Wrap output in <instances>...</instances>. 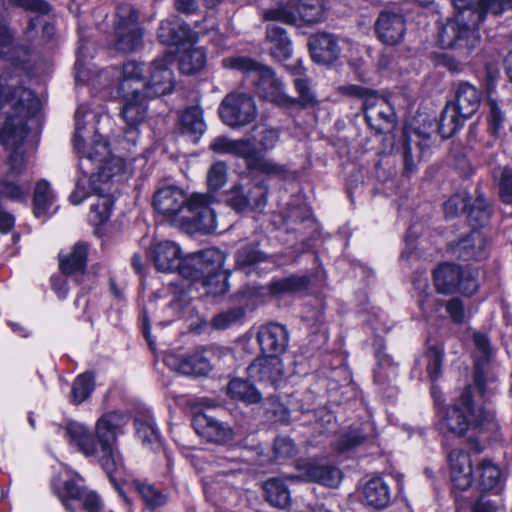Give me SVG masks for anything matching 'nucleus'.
Masks as SVG:
<instances>
[{"label": "nucleus", "instance_id": "nucleus-4", "mask_svg": "<svg viewBox=\"0 0 512 512\" xmlns=\"http://www.w3.org/2000/svg\"><path fill=\"white\" fill-rule=\"evenodd\" d=\"M473 397V388L467 387L456 403L439 410V428L443 433L463 436L470 428H496L494 413L485 410L482 405L476 406Z\"/></svg>", "mask_w": 512, "mask_h": 512}, {"label": "nucleus", "instance_id": "nucleus-63", "mask_svg": "<svg viewBox=\"0 0 512 512\" xmlns=\"http://www.w3.org/2000/svg\"><path fill=\"white\" fill-rule=\"evenodd\" d=\"M264 19L267 21H278L285 24H294L296 16L286 8H275L264 12Z\"/></svg>", "mask_w": 512, "mask_h": 512}, {"label": "nucleus", "instance_id": "nucleus-6", "mask_svg": "<svg viewBox=\"0 0 512 512\" xmlns=\"http://www.w3.org/2000/svg\"><path fill=\"white\" fill-rule=\"evenodd\" d=\"M225 261L224 254L209 248L185 257L181 266V276L193 281H201L211 295L223 294L227 291L225 276L221 273Z\"/></svg>", "mask_w": 512, "mask_h": 512}, {"label": "nucleus", "instance_id": "nucleus-60", "mask_svg": "<svg viewBox=\"0 0 512 512\" xmlns=\"http://www.w3.org/2000/svg\"><path fill=\"white\" fill-rule=\"evenodd\" d=\"M470 198L457 194L452 196L444 205L445 214L447 217H454L460 212H466Z\"/></svg>", "mask_w": 512, "mask_h": 512}, {"label": "nucleus", "instance_id": "nucleus-2", "mask_svg": "<svg viewBox=\"0 0 512 512\" xmlns=\"http://www.w3.org/2000/svg\"><path fill=\"white\" fill-rule=\"evenodd\" d=\"M127 414L113 411L102 415L95 424V436L89 429L78 422H69L65 428L66 436L80 452L87 457H95L115 482L113 474L122 468V461L117 451V437L127 425Z\"/></svg>", "mask_w": 512, "mask_h": 512}, {"label": "nucleus", "instance_id": "nucleus-36", "mask_svg": "<svg viewBox=\"0 0 512 512\" xmlns=\"http://www.w3.org/2000/svg\"><path fill=\"white\" fill-rule=\"evenodd\" d=\"M28 54L26 47L14 44L13 35L0 17V57L12 63L24 62Z\"/></svg>", "mask_w": 512, "mask_h": 512}, {"label": "nucleus", "instance_id": "nucleus-40", "mask_svg": "<svg viewBox=\"0 0 512 512\" xmlns=\"http://www.w3.org/2000/svg\"><path fill=\"white\" fill-rule=\"evenodd\" d=\"M251 142L255 150L261 155L273 150L279 142L280 132L278 129L265 125H257L252 130Z\"/></svg>", "mask_w": 512, "mask_h": 512}, {"label": "nucleus", "instance_id": "nucleus-45", "mask_svg": "<svg viewBox=\"0 0 512 512\" xmlns=\"http://www.w3.org/2000/svg\"><path fill=\"white\" fill-rule=\"evenodd\" d=\"M117 40L114 47L117 51L131 53L142 46V30L138 28H129L127 30H115Z\"/></svg>", "mask_w": 512, "mask_h": 512}, {"label": "nucleus", "instance_id": "nucleus-17", "mask_svg": "<svg viewBox=\"0 0 512 512\" xmlns=\"http://www.w3.org/2000/svg\"><path fill=\"white\" fill-rule=\"evenodd\" d=\"M189 214L184 216L181 226L187 225L205 233L217 229L214 210L208 204V198L203 194H191Z\"/></svg>", "mask_w": 512, "mask_h": 512}, {"label": "nucleus", "instance_id": "nucleus-61", "mask_svg": "<svg viewBox=\"0 0 512 512\" xmlns=\"http://www.w3.org/2000/svg\"><path fill=\"white\" fill-rule=\"evenodd\" d=\"M265 410L277 421H284L287 418V408L276 397H269L264 403Z\"/></svg>", "mask_w": 512, "mask_h": 512}, {"label": "nucleus", "instance_id": "nucleus-39", "mask_svg": "<svg viewBox=\"0 0 512 512\" xmlns=\"http://www.w3.org/2000/svg\"><path fill=\"white\" fill-rule=\"evenodd\" d=\"M365 119L377 133H383L393 127L395 114L388 101H381L380 106L369 111Z\"/></svg>", "mask_w": 512, "mask_h": 512}, {"label": "nucleus", "instance_id": "nucleus-25", "mask_svg": "<svg viewBox=\"0 0 512 512\" xmlns=\"http://www.w3.org/2000/svg\"><path fill=\"white\" fill-rule=\"evenodd\" d=\"M487 241L479 230H473L453 247V253L463 260L482 259L487 256Z\"/></svg>", "mask_w": 512, "mask_h": 512}, {"label": "nucleus", "instance_id": "nucleus-11", "mask_svg": "<svg viewBox=\"0 0 512 512\" xmlns=\"http://www.w3.org/2000/svg\"><path fill=\"white\" fill-rule=\"evenodd\" d=\"M219 115L228 126H245L256 118L257 106L254 98L249 94L230 93L222 100Z\"/></svg>", "mask_w": 512, "mask_h": 512}, {"label": "nucleus", "instance_id": "nucleus-28", "mask_svg": "<svg viewBox=\"0 0 512 512\" xmlns=\"http://www.w3.org/2000/svg\"><path fill=\"white\" fill-rule=\"evenodd\" d=\"M474 482L483 491L498 493L503 484L499 467L489 459H483L477 465Z\"/></svg>", "mask_w": 512, "mask_h": 512}, {"label": "nucleus", "instance_id": "nucleus-20", "mask_svg": "<svg viewBox=\"0 0 512 512\" xmlns=\"http://www.w3.org/2000/svg\"><path fill=\"white\" fill-rule=\"evenodd\" d=\"M151 258L156 269L160 272L170 273L178 271L181 275V266L185 257H182L180 247L172 241H162L153 245Z\"/></svg>", "mask_w": 512, "mask_h": 512}, {"label": "nucleus", "instance_id": "nucleus-19", "mask_svg": "<svg viewBox=\"0 0 512 512\" xmlns=\"http://www.w3.org/2000/svg\"><path fill=\"white\" fill-rule=\"evenodd\" d=\"M257 341L265 356L279 357L288 346V332L283 325L270 323L260 327Z\"/></svg>", "mask_w": 512, "mask_h": 512}, {"label": "nucleus", "instance_id": "nucleus-5", "mask_svg": "<svg viewBox=\"0 0 512 512\" xmlns=\"http://www.w3.org/2000/svg\"><path fill=\"white\" fill-rule=\"evenodd\" d=\"M222 66L253 75L256 94L259 98L279 107H290L295 99L285 92L284 84L272 68L244 56L222 59Z\"/></svg>", "mask_w": 512, "mask_h": 512}, {"label": "nucleus", "instance_id": "nucleus-24", "mask_svg": "<svg viewBox=\"0 0 512 512\" xmlns=\"http://www.w3.org/2000/svg\"><path fill=\"white\" fill-rule=\"evenodd\" d=\"M309 48L313 61L320 64H329L339 56V46L336 38L331 34L321 33L309 38Z\"/></svg>", "mask_w": 512, "mask_h": 512}, {"label": "nucleus", "instance_id": "nucleus-10", "mask_svg": "<svg viewBox=\"0 0 512 512\" xmlns=\"http://www.w3.org/2000/svg\"><path fill=\"white\" fill-rule=\"evenodd\" d=\"M435 288L439 293L452 294L457 291L472 295L478 283L471 272L463 271L458 265L444 263L433 273Z\"/></svg>", "mask_w": 512, "mask_h": 512}, {"label": "nucleus", "instance_id": "nucleus-57", "mask_svg": "<svg viewBox=\"0 0 512 512\" xmlns=\"http://www.w3.org/2000/svg\"><path fill=\"white\" fill-rule=\"evenodd\" d=\"M487 105L489 106V129L492 134L496 135L503 127L505 115L499 102L492 97L491 92H489Z\"/></svg>", "mask_w": 512, "mask_h": 512}, {"label": "nucleus", "instance_id": "nucleus-29", "mask_svg": "<svg viewBox=\"0 0 512 512\" xmlns=\"http://www.w3.org/2000/svg\"><path fill=\"white\" fill-rule=\"evenodd\" d=\"M266 39L269 43L271 56L283 61L288 59L292 54V42L286 31L275 23H271L266 29Z\"/></svg>", "mask_w": 512, "mask_h": 512}, {"label": "nucleus", "instance_id": "nucleus-64", "mask_svg": "<svg viewBox=\"0 0 512 512\" xmlns=\"http://www.w3.org/2000/svg\"><path fill=\"white\" fill-rule=\"evenodd\" d=\"M296 449L293 441L286 437H278L274 441V453L277 458L291 457Z\"/></svg>", "mask_w": 512, "mask_h": 512}, {"label": "nucleus", "instance_id": "nucleus-31", "mask_svg": "<svg viewBox=\"0 0 512 512\" xmlns=\"http://www.w3.org/2000/svg\"><path fill=\"white\" fill-rule=\"evenodd\" d=\"M475 390L484 402L499 392V375L495 367L474 369Z\"/></svg>", "mask_w": 512, "mask_h": 512}, {"label": "nucleus", "instance_id": "nucleus-23", "mask_svg": "<svg viewBox=\"0 0 512 512\" xmlns=\"http://www.w3.org/2000/svg\"><path fill=\"white\" fill-rule=\"evenodd\" d=\"M301 469L304 480L326 487L336 488L342 480V472L337 467L322 462H307Z\"/></svg>", "mask_w": 512, "mask_h": 512}, {"label": "nucleus", "instance_id": "nucleus-32", "mask_svg": "<svg viewBox=\"0 0 512 512\" xmlns=\"http://www.w3.org/2000/svg\"><path fill=\"white\" fill-rule=\"evenodd\" d=\"M55 195L46 180L36 183L33 196V212L37 218L46 219L55 212Z\"/></svg>", "mask_w": 512, "mask_h": 512}, {"label": "nucleus", "instance_id": "nucleus-16", "mask_svg": "<svg viewBox=\"0 0 512 512\" xmlns=\"http://www.w3.org/2000/svg\"><path fill=\"white\" fill-rule=\"evenodd\" d=\"M377 38L385 45L400 44L406 33V21L402 14L385 10L381 11L374 24Z\"/></svg>", "mask_w": 512, "mask_h": 512}, {"label": "nucleus", "instance_id": "nucleus-44", "mask_svg": "<svg viewBox=\"0 0 512 512\" xmlns=\"http://www.w3.org/2000/svg\"><path fill=\"white\" fill-rule=\"evenodd\" d=\"M55 493L68 512H76L78 509V501L82 499L85 491L73 480L64 482L62 488L54 486Z\"/></svg>", "mask_w": 512, "mask_h": 512}, {"label": "nucleus", "instance_id": "nucleus-53", "mask_svg": "<svg viewBox=\"0 0 512 512\" xmlns=\"http://www.w3.org/2000/svg\"><path fill=\"white\" fill-rule=\"evenodd\" d=\"M245 316L243 307H234L215 315L211 320V326L217 330H224L240 322Z\"/></svg>", "mask_w": 512, "mask_h": 512}, {"label": "nucleus", "instance_id": "nucleus-51", "mask_svg": "<svg viewBox=\"0 0 512 512\" xmlns=\"http://www.w3.org/2000/svg\"><path fill=\"white\" fill-rule=\"evenodd\" d=\"M297 11L304 22L308 24L318 23L324 18L323 0H299Z\"/></svg>", "mask_w": 512, "mask_h": 512}, {"label": "nucleus", "instance_id": "nucleus-3", "mask_svg": "<svg viewBox=\"0 0 512 512\" xmlns=\"http://www.w3.org/2000/svg\"><path fill=\"white\" fill-rule=\"evenodd\" d=\"M477 11H466L456 19H447L439 25L437 42L443 49L454 50L459 58L466 60L480 44L479 25L486 14H502L512 10V0H478Z\"/></svg>", "mask_w": 512, "mask_h": 512}, {"label": "nucleus", "instance_id": "nucleus-37", "mask_svg": "<svg viewBox=\"0 0 512 512\" xmlns=\"http://www.w3.org/2000/svg\"><path fill=\"white\" fill-rule=\"evenodd\" d=\"M181 131L195 142L204 134L206 123L200 107L192 106L183 112L181 116Z\"/></svg>", "mask_w": 512, "mask_h": 512}, {"label": "nucleus", "instance_id": "nucleus-54", "mask_svg": "<svg viewBox=\"0 0 512 512\" xmlns=\"http://www.w3.org/2000/svg\"><path fill=\"white\" fill-rule=\"evenodd\" d=\"M135 487L147 508L154 510L166 504V496L156 490L154 486L137 481L135 482Z\"/></svg>", "mask_w": 512, "mask_h": 512}, {"label": "nucleus", "instance_id": "nucleus-47", "mask_svg": "<svg viewBox=\"0 0 512 512\" xmlns=\"http://www.w3.org/2000/svg\"><path fill=\"white\" fill-rule=\"evenodd\" d=\"M465 120L467 119L460 116L458 111L447 104L440 118L439 133L443 138L452 137L463 126Z\"/></svg>", "mask_w": 512, "mask_h": 512}, {"label": "nucleus", "instance_id": "nucleus-59", "mask_svg": "<svg viewBox=\"0 0 512 512\" xmlns=\"http://www.w3.org/2000/svg\"><path fill=\"white\" fill-rule=\"evenodd\" d=\"M265 260V255L256 247H243L236 254V262L241 267L255 265Z\"/></svg>", "mask_w": 512, "mask_h": 512}, {"label": "nucleus", "instance_id": "nucleus-62", "mask_svg": "<svg viewBox=\"0 0 512 512\" xmlns=\"http://www.w3.org/2000/svg\"><path fill=\"white\" fill-rule=\"evenodd\" d=\"M294 86L303 104H312L315 102V95L306 77L294 78Z\"/></svg>", "mask_w": 512, "mask_h": 512}, {"label": "nucleus", "instance_id": "nucleus-33", "mask_svg": "<svg viewBox=\"0 0 512 512\" xmlns=\"http://www.w3.org/2000/svg\"><path fill=\"white\" fill-rule=\"evenodd\" d=\"M206 60L207 54L203 47L184 45L180 50L179 69L184 74H193L204 68Z\"/></svg>", "mask_w": 512, "mask_h": 512}, {"label": "nucleus", "instance_id": "nucleus-8", "mask_svg": "<svg viewBox=\"0 0 512 512\" xmlns=\"http://www.w3.org/2000/svg\"><path fill=\"white\" fill-rule=\"evenodd\" d=\"M175 60L173 52H166L163 56L152 61L147 69L141 94L145 98H156L172 92L174 88V75L171 65Z\"/></svg>", "mask_w": 512, "mask_h": 512}, {"label": "nucleus", "instance_id": "nucleus-43", "mask_svg": "<svg viewBox=\"0 0 512 512\" xmlns=\"http://www.w3.org/2000/svg\"><path fill=\"white\" fill-rule=\"evenodd\" d=\"M443 355V347L440 344L431 343L426 353L418 360L420 366H425L431 380H435L441 374Z\"/></svg>", "mask_w": 512, "mask_h": 512}, {"label": "nucleus", "instance_id": "nucleus-22", "mask_svg": "<svg viewBox=\"0 0 512 512\" xmlns=\"http://www.w3.org/2000/svg\"><path fill=\"white\" fill-rule=\"evenodd\" d=\"M192 424L197 434L210 442L225 443L233 438L234 433L229 425L207 414H196Z\"/></svg>", "mask_w": 512, "mask_h": 512}, {"label": "nucleus", "instance_id": "nucleus-35", "mask_svg": "<svg viewBox=\"0 0 512 512\" xmlns=\"http://www.w3.org/2000/svg\"><path fill=\"white\" fill-rule=\"evenodd\" d=\"M474 369L491 368L495 357V349L492 347L486 334L476 332L473 334Z\"/></svg>", "mask_w": 512, "mask_h": 512}, {"label": "nucleus", "instance_id": "nucleus-34", "mask_svg": "<svg viewBox=\"0 0 512 512\" xmlns=\"http://www.w3.org/2000/svg\"><path fill=\"white\" fill-rule=\"evenodd\" d=\"M89 251V244L77 242L66 254H60V268L65 274H73L84 270Z\"/></svg>", "mask_w": 512, "mask_h": 512}, {"label": "nucleus", "instance_id": "nucleus-38", "mask_svg": "<svg viewBox=\"0 0 512 512\" xmlns=\"http://www.w3.org/2000/svg\"><path fill=\"white\" fill-rule=\"evenodd\" d=\"M145 75L142 66L135 61L126 62L119 73L118 93L131 92L142 88Z\"/></svg>", "mask_w": 512, "mask_h": 512}, {"label": "nucleus", "instance_id": "nucleus-55", "mask_svg": "<svg viewBox=\"0 0 512 512\" xmlns=\"http://www.w3.org/2000/svg\"><path fill=\"white\" fill-rule=\"evenodd\" d=\"M115 17V30L138 28V12L130 4L118 5Z\"/></svg>", "mask_w": 512, "mask_h": 512}, {"label": "nucleus", "instance_id": "nucleus-9", "mask_svg": "<svg viewBox=\"0 0 512 512\" xmlns=\"http://www.w3.org/2000/svg\"><path fill=\"white\" fill-rule=\"evenodd\" d=\"M190 202L191 195L176 186L159 188L153 197V206L157 213L177 225H181L184 216L190 213Z\"/></svg>", "mask_w": 512, "mask_h": 512}, {"label": "nucleus", "instance_id": "nucleus-50", "mask_svg": "<svg viewBox=\"0 0 512 512\" xmlns=\"http://www.w3.org/2000/svg\"><path fill=\"white\" fill-rule=\"evenodd\" d=\"M94 389V377L91 373L85 372L76 377L72 384L70 401L73 404H81L92 393Z\"/></svg>", "mask_w": 512, "mask_h": 512}, {"label": "nucleus", "instance_id": "nucleus-49", "mask_svg": "<svg viewBox=\"0 0 512 512\" xmlns=\"http://www.w3.org/2000/svg\"><path fill=\"white\" fill-rule=\"evenodd\" d=\"M229 394L247 403H257L261 399L259 391L248 381L233 379L228 385Z\"/></svg>", "mask_w": 512, "mask_h": 512}, {"label": "nucleus", "instance_id": "nucleus-52", "mask_svg": "<svg viewBox=\"0 0 512 512\" xmlns=\"http://www.w3.org/2000/svg\"><path fill=\"white\" fill-rule=\"evenodd\" d=\"M135 426L137 435L144 445H150L152 449L160 446V436L153 419H137Z\"/></svg>", "mask_w": 512, "mask_h": 512}, {"label": "nucleus", "instance_id": "nucleus-27", "mask_svg": "<svg viewBox=\"0 0 512 512\" xmlns=\"http://www.w3.org/2000/svg\"><path fill=\"white\" fill-rule=\"evenodd\" d=\"M448 104L468 119L480 106V92L469 83H461L456 90L455 101Z\"/></svg>", "mask_w": 512, "mask_h": 512}, {"label": "nucleus", "instance_id": "nucleus-12", "mask_svg": "<svg viewBox=\"0 0 512 512\" xmlns=\"http://www.w3.org/2000/svg\"><path fill=\"white\" fill-rule=\"evenodd\" d=\"M214 350L209 347H199L187 354L167 353L164 363L171 370L188 376H205L211 369V356Z\"/></svg>", "mask_w": 512, "mask_h": 512}, {"label": "nucleus", "instance_id": "nucleus-42", "mask_svg": "<svg viewBox=\"0 0 512 512\" xmlns=\"http://www.w3.org/2000/svg\"><path fill=\"white\" fill-rule=\"evenodd\" d=\"M263 488L265 498L271 505L285 508L290 503V491L283 480L269 479L265 482Z\"/></svg>", "mask_w": 512, "mask_h": 512}, {"label": "nucleus", "instance_id": "nucleus-41", "mask_svg": "<svg viewBox=\"0 0 512 512\" xmlns=\"http://www.w3.org/2000/svg\"><path fill=\"white\" fill-rule=\"evenodd\" d=\"M309 283L310 279L304 274L290 275L270 282L269 291L274 295L296 293L307 289Z\"/></svg>", "mask_w": 512, "mask_h": 512}, {"label": "nucleus", "instance_id": "nucleus-58", "mask_svg": "<svg viewBox=\"0 0 512 512\" xmlns=\"http://www.w3.org/2000/svg\"><path fill=\"white\" fill-rule=\"evenodd\" d=\"M363 429H353L340 436L336 444V450L340 453L347 452L360 445L366 439Z\"/></svg>", "mask_w": 512, "mask_h": 512}, {"label": "nucleus", "instance_id": "nucleus-14", "mask_svg": "<svg viewBox=\"0 0 512 512\" xmlns=\"http://www.w3.org/2000/svg\"><path fill=\"white\" fill-rule=\"evenodd\" d=\"M110 191L111 189L102 193L95 191L90 183H85V180L78 179L75 190L70 195V201L72 204L78 205L91 193L97 194L99 197L97 202L92 204L89 217L94 225H100L108 221L111 216L114 201L109 195Z\"/></svg>", "mask_w": 512, "mask_h": 512}, {"label": "nucleus", "instance_id": "nucleus-15", "mask_svg": "<svg viewBox=\"0 0 512 512\" xmlns=\"http://www.w3.org/2000/svg\"><path fill=\"white\" fill-rule=\"evenodd\" d=\"M124 98L125 103L122 108V117L127 124L125 131V138L128 142L136 144L139 132L138 125L143 122L146 117V104L141 97V91L139 88H134L131 92L118 93Z\"/></svg>", "mask_w": 512, "mask_h": 512}, {"label": "nucleus", "instance_id": "nucleus-18", "mask_svg": "<svg viewBox=\"0 0 512 512\" xmlns=\"http://www.w3.org/2000/svg\"><path fill=\"white\" fill-rule=\"evenodd\" d=\"M248 378L255 382L279 385L285 376L282 360L279 357L261 356L247 368Z\"/></svg>", "mask_w": 512, "mask_h": 512}, {"label": "nucleus", "instance_id": "nucleus-56", "mask_svg": "<svg viewBox=\"0 0 512 512\" xmlns=\"http://www.w3.org/2000/svg\"><path fill=\"white\" fill-rule=\"evenodd\" d=\"M227 183V166L218 161L212 164L207 173V184L210 190L217 191Z\"/></svg>", "mask_w": 512, "mask_h": 512}, {"label": "nucleus", "instance_id": "nucleus-46", "mask_svg": "<svg viewBox=\"0 0 512 512\" xmlns=\"http://www.w3.org/2000/svg\"><path fill=\"white\" fill-rule=\"evenodd\" d=\"M342 94L352 97L362 98L364 100L363 109L365 116L369 111L380 106L381 101H387L385 98L377 95L364 87L358 85H346L340 88Z\"/></svg>", "mask_w": 512, "mask_h": 512}, {"label": "nucleus", "instance_id": "nucleus-48", "mask_svg": "<svg viewBox=\"0 0 512 512\" xmlns=\"http://www.w3.org/2000/svg\"><path fill=\"white\" fill-rule=\"evenodd\" d=\"M490 207L482 194H478L473 201L470 200L467 216L472 226H484L490 218Z\"/></svg>", "mask_w": 512, "mask_h": 512}, {"label": "nucleus", "instance_id": "nucleus-13", "mask_svg": "<svg viewBox=\"0 0 512 512\" xmlns=\"http://www.w3.org/2000/svg\"><path fill=\"white\" fill-rule=\"evenodd\" d=\"M228 201L238 212L262 210L268 202V186L264 182L235 184Z\"/></svg>", "mask_w": 512, "mask_h": 512}, {"label": "nucleus", "instance_id": "nucleus-30", "mask_svg": "<svg viewBox=\"0 0 512 512\" xmlns=\"http://www.w3.org/2000/svg\"><path fill=\"white\" fill-rule=\"evenodd\" d=\"M362 494L367 505L375 509L385 508L391 499L389 485L381 477L368 480L363 487Z\"/></svg>", "mask_w": 512, "mask_h": 512}, {"label": "nucleus", "instance_id": "nucleus-1", "mask_svg": "<svg viewBox=\"0 0 512 512\" xmlns=\"http://www.w3.org/2000/svg\"><path fill=\"white\" fill-rule=\"evenodd\" d=\"M85 115H94L79 107L75 113L74 148L79 155V169L85 183H90L93 190L106 192L114 180H120L126 173L122 158L113 156L107 141L98 134L96 128L87 127Z\"/></svg>", "mask_w": 512, "mask_h": 512}, {"label": "nucleus", "instance_id": "nucleus-21", "mask_svg": "<svg viewBox=\"0 0 512 512\" xmlns=\"http://www.w3.org/2000/svg\"><path fill=\"white\" fill-rule=\"evenodd\" d=\"M451 480L455 487L466 490L474 483L472 461L468 452L454 449L448 454Z\"/></svg>", "mask_w": 512, "mask_h": 512}, {"label": "nucleus", "instance_id": "nucleus-26", "mask_svg": "<svg viewBox=\"0 0 512 512\" xmlns=\"http://www.w3.org/2000/svg\"><path fill=\"white\" fill-rule=\"evenodd\" d=\"M189 26L179 17L171 16L161 21L158 29V38L166 45H177L190 38Z\"/></svg>", "mask_w": 512, "mask_h": 512}, {"label": "nucleus", "instance_id": "nucleus-7", "mask_svg": "<svg viewBox=\"0 0 512 512\" xmlns=\"http://www.w3.org/2000/svg\"><path fill=\"white\" fill-rule=\"evenodd\" d=\"M209 148L217 154H230L244 159L250 171L270 176L283 175L286 172L284 165L257 152L249 138L234 140L226 136H218L213 139Z\"/></svg>", "mask_w": 512, "mask_h": 512}]
</instances>
